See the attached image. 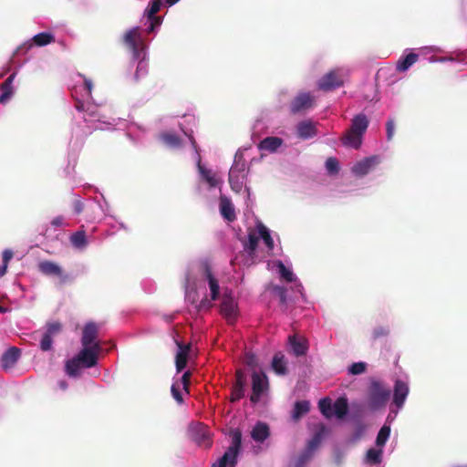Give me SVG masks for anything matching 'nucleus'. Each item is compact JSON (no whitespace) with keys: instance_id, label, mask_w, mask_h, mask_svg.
Returning <instances> with one entry per match:
<instances>
[{"instance_id":"1","label":"nucleus","mask_w":467,"mask_h":467,"mask_svg":"<svg viewBox=\"0 0 467 467\" xmlns=\"http://www.w3.org/2000/svg\"><path fill=\"white\" fill-rule=\"evenodd\" d=\"M368 127V119L365 114L355 116L351 121L350 128L342 137V143L345 146L358 149L362 143V137Z\"/></svg>"},{"instance_id":"2","label":"nucleus","mask_w":467,"mask_h":467,"mask_svg":"<svg viewBox=\"0 0 467 467\" xmlns=\"http://www.w3.org/2000/svg\"><path fill=\"white\" fill-rule=\"evenodd\" d=\"M232 443L227 448L223 455L213 463L212 467H226L227 465L234 466L236 463L237 455L241 448L242 432L239 430H234L231 433Z\"/></svg>"},{"instance_id":"3","label":"nucleus","mask_w":467,"mask_h":467,"mask_svg":"<svg viewBox=\"0 0 467 467\" xmlns=\"http://www.w3.org/2000/svg\"><path fill=\"white\" fill-rule=\"evenodd\" d=\"M390 396V391L379 381H372L368 390V406L372 410L385 407Z\"/></svg>"},{"instance_id":"4","label":"nucleus","mask_w":467,"mask_h":467,"mask_svg":"<svg viewBox=\"0 0 467 467\" xmlns=\"http://www.w3.org/2000/svg\"><path fill=\"white\" fill-rule=\"evenodd\" d=\"M251 379L252 394L250 396V401L253 404H257L269 389L268 378L264 371L254 370L251 374Z\"/></svg>"},{"instance_id":"5","label":"nucleus","mask_w":467,"mask_h":467,"mask_svg":"<svg viewBox=\"0 0 467 467\" xmlns=\"http://www.w3.org/2000/svg\"><path fill=\"white\" fill-rule=\"evenodd\" d=\"M37 269L44 275L57 277L60 285L70 281L69 275L55 262L48 260L41 261L37 265Z\"/></svg>"},{"instance_id":"6","label":"nucleus","mask_w":467,"mask_h":467,"mask_svg":"<svg viewBox=\"0 0 467 467\" xmlns=\"http://www.w3.org/2000/svg\"><path fill=\"white\" fill-rule=\"evenodd\" d=\"M102 348L100 344L93 346H83L82 349L76 356L81 362L83 368H93L98 364L99 355Z\"/></svg>"},{"instance_id":"7","label":"nucleus","mask_w":467,"mask_h":467,"mask_svg":"<svg viewBox=\"0 0 467 467\" xmlns=\"http://www.w3.org/2000/svg\"><path fill=\"white\" fill-rule=\"evenodd\" d=\"M45 327V332L41 334L39 348L46 352L52 348L54 337L61 333L63 326L60 322L54 321L47 323Z\"/></svg>"},{"instance_id":"8","label":"nucleus","mask_w":467,"mask_h":467,"mask_svg":"<svg viewBox=\"0 0 467 467\" xmlns=\"http://www.w3.org/2000/svg\"><path fill=\"white\" fill-rule=\"evenodd\" d=\"M315 105V98L308 92H301L294 98L290 103L292 114H298L312 109Z\"/></svg>"},{"instance_id":"9","label":"nucleus","mask_w":467,"mask_h":467,"mask_svg":"<svg viewBox=\"0 0 467 467\" xmlns=\"http://www.w3.org/2000/svg\"><path fill=\"white\" fill-rule=\"evenodd\" d=\"M343 76L338 70H331L323 76L318 81V88L323 91H331L343 86Z\"/></svg>"},{"instance_id":"10","label":"nucleus","mask_w":467,"mask_h":467,"mask_svg":"<svg viewBox=\"0 0 467 467\" xmlns=\"http://www.w3.org/2000/svg\"><path fill=\"white\" fill-rule=\"evenodd\" d=\"M220 312L229 324H234L236 320L237 304L230 294H223L220 305Z\"/></svg>"},{"instance_id":"11","label":"nucleus","mask_w":467,"mask_h":467,"mask_svg":"<svg viewBox=\"0 0 467 467\" xmlns=\"http://www.w3.org/2000/svg\"><path fill=\"white\" fill-rule=\"evenodd\" d=\"M140 40V27L138 26L128 30L123 36V42L132 52L134 59H139L140 57V50L139 48V43Z\"/></svg>"},{"instance_id":"12","label":"nucleus","mask_w":467,"mask_h":467,"mask_svg":"<svg viewBox=\"0 0 467 467\" xmlns=\"http://www.w3.org/2000/svg\"><path fill=\"white\" fill-rule=\"evenodd\" d=\"M246 385V377L242 369H237L235 372V382L232 387L230 401L237 402L244 397Z\"/></svg>"},{"instance_id":"13","label":"nucleus","mask_w":467,"mask_h":467,"mask_svg":"<svg viewBox=\"0 0 467 467\" xmlns=\"http://www.w3.org/2000/svg\"><path fill=\"white\" fill-rule=\"evenodd\" d=\"M192 440L199 445L204 448L212 446V438L209 429L202 424L198 425L192 430Z\"/></svg>"},{"instance_id":"14","label":"nucleus","mask_w":467,"mask_h":467,"mask_svg":"<svg viewBox=\"0 0 467 467\" xmlns=\"http://www.w3.org/2000/svg\"><path fill=\"white\" fill-rule=\"evenodd\" d=\"M410 389L406 382L398 379L394 385L393 404L400 409L408 397Z\"/></svg>"},{"instance_id":"15","label":"nucleus","mask_w":467,"mask_h":467,"mask_svg":"<svg viewBox=\"0 0 467 467\" xmlns=\"http://www.w3.org/2000/svg\"><path fill=\"white\" fill-rule=\"evenodd\" d=\"M99 335V327L94 322H89L86 324L83 328L81 344L82 346H93L95 344H100L97 341V337Z\"/></svg>"},{"instance_id":"16","label":"nucleus","mask_w":467,"mask_h":467,"mask_svg":"<svg viewBox=\"0 0 467 467\" xmlns=\"http://www.w3.org/2000/svg\"><path fill=\"white\" fill-rule=\"evenodd\" d=\"M177 345H178L179 350H178V352L176 354V358H175V366H176L177 372H181L184 369V368L187 365L188 356H189V352L191 349V345L190 344L184 345V344L179 343V342H177Z\"/></svg>"},{"instance_id":"17","label":"nucleus","mask_w":467,"mask_h":467,"mask_svg":"<svg viewBox=\"0 0 467 467\" xmlns=\"http://www.w3.org/2000/svg\"><path fill=\"white\" fill-rule=\"evenodd\" d=\"M20 349L16 347L8 348L1 358V365L4 368H10L15 366L20 358Z\"/></svg>"},{"instance_id":"18","label":"nucleus","mask_w":467,"mask_h":467,"mask_svg":"<svg viewBox=\"0 0 467 467\" xmlns=\"http://www.w3.org/2000/svg\"><path fill=\"white\" fill-rule=\"evenodd\" d=\"M220 213L228 222H234L236 220L234 207L231 200L225 196L220 197Z\"/></svg>"},{"instance_id":"19","label":"nucleus","mask_w":467,"mask_h":467,"mask_svg":"<svg viewBox=\"0 0 467 467\" xmlns=\"http://www.w3.org/2000/svg\"><path fill=\"white\" fill-rule=\"evenodd\" d=\"M378 163L377 157H369L366 158L358 163H356L353 168L352 171L358 175V176H363L369 172L371 168Z\"/></svg>"},{"instance_id":"20","label":"nucleus","mask_w":467,"mask_h":467,"mask_svg":"<svg viewBox=\"0 0 467 467\" xmlns=\"http://www.w3.org/2000/svg\"><path fill=\"white\" fill-rule=\"evenodd\" d=\"M297 136L300 139L306 140L317 135L315 124L310 120L301 121L296 126Z\"/></svg>"},{"instance_id":"21","label":"nucleus","mask_w":467,"mask_h":467,"mask_svg":"<svg viewBox=\"0 0 467 467\" xmlns=\"http://www.w3.org/2000/svg\"><path fill=\"white\" fill-rule=\"evenodd\" d=\"M204 274L208 281L209 288L211 290V299L217 300L220 293L219 282L213 276L211 267L208 265L204 266Z\"/></svg>"},{"instance_id":"22","label":"nucleus","mask_w":467,"mask_h":467,"mask_svg":"<svg viewBox=\"0 0 467 467\" xmlns=\"http://www.w3.org/2000/svg\"><path fill=\"white\" fill-rule=\"evenodd\" d=\"M289 343L292 348V351L295 356L300 357L306 354L308 349L307 342L306 339H297L296 335L289 336Z\"/></svg>"},{"instance_id":"23","label":"nucleus","mask_w":467,"mask_h":467,"mask_svg":"<svg viewBox=\"0 0 467 467\" xmlns=\"http://www.w3.org/2000/svg\"><path fill=\"white\" fill-rule=\"evenodd\" d=\"M269 427L266 423L257 422L252 430L251 437L257 442L265 441L269 436Z\"/></svg>"},{"instance_id":"24","label":"nucleus","mask_w":467,"mask_h":467,"mask_svg":"<svg viewBox=\"0 0 467 467\" xmlns=\"http://www.w3.org/2000/svg\"><path fill=\"white\" fill-rule=\"evenodd\" d=\"M310 410V403L308 400L296 401L292 410V419L294 421H298L304 415Z\"/></svg>"},{"instance_id":"25","label":"nucleus","mask_w":467,"mask_h":467,"mask_svg":"<svg viewBox=\"0 0 467 467\" xmlns=\"http://www.w3.org/2000/svg\"><path fill=\"white\" fill-rule=\"evenodd\" d=\"M273 370L280 376H284L287 373V367L285 356L282 353H276L272 360Z\"/></svg>"},{"instance_id":"26","label":"nucleus","mask_w":467,"mask_h":467,"mask_svg":"<svg viewBox=\"0 0 467 467\" xmlns=\"http://www.w3.org/2000/svg\"><path fill=\"white\" fill-rule=\"evenodd\" d=\"M198 170L202 178L209 184L210 187H216L219 183V180L212 170L206 169L201 163H198Z\"/></svg>"},{"instance_id":"27","label":"nucleus","mask_w":467,"mask_h":467,"mask_svg":"<svg viewBox=\"0 0 467 467\" xmlns=\"http://www.w3.org/2000/svg\"><path fill=\"white\" fill-rule=\"evenodd\" d=\"M333 410H334L335 415L338 419L344 418L348 411V403L347 398H345V397L338 398L334 402Z\"/></svg>"},{"instance_id":"28","label":"nucleus","mask_w":467,"mask_h":467,"mask_svg":"<svg viewBox=\"0 0 467 467\" xmlns=\"http://www.w3.org/2000/svg\"><path fill=\"white\" fill-rule=\"evenodd\" d=\"M419 59V55L413 52L409 53L403 58H400L397 64V70L406 71Z\"/></svg>"},{"instance_id":"29","label":"nucleus","mask_w":467,"mask_h":467,"mask_svg":"<svg viewBox=\"0 0 467 467\" xmlns=\"http://www.w3.org/2000/svg\"><path fill=\"white\" fill-rule=\"evenodd\" d=\"M281 144L282 140L280 138L267 137L260 142L259 147L265 150L275 151L281 146Z\"/></svg>"},{"instance_id":"30","label":"nucleus","mask_w":467,"mask_h":467,"mask_svg":"<svg viewBox=\"0 0 467 467\" xmlns=\"http://www.w3.org/2000/svg\"><path fill=\"white\" fill-rule=\"evenodd\" d=\"M161 5V0H150L148 7L145 9L144 15L150 19L158 21L160 18L155 15L160 11Z\"/></svg>"},{"instance_id":"31","label":"nucleus","mask_w":467,"mask_h":467,"mask_svg":"<svg viewBox=\"0 0 467 467\" xmlns=\"http://www.w3.org/2000/svg\"><path fill=\"white\" fill-rule=\"evenodd\" d=\"M32 40L36 46L44 47L55 42V36L50 33L42 32L34 36Z\"/></svg>"},{"instance_id":"32","label":"nucleus","mask_w":467,"mask_h":467,"mask_svg":"<svg viewBox=\"0 0 467 467\" xmlns=\"http://www.w3.org/2000/svg\"><path fill=\"white\" fill-rule=\"evenodd\" d=\"M80 367H82L81 362L78 360L77 357H74L66 362V372L69 377H78Z\"/></svg>"},{"instance_id":"33","label":"nucleus","mask_w":467,"mask_h":467,"mask_svg":"<svg viewBox=\"0 0 467 467\" xmlns=\"http://www.w3.org/2000/svg\"><path fill=\"white\" fill-rule=\"evenodd\" d=\"M257 229H258L259 237H261L263 239V241L265 242L267 248L269 250H272L274 248L275 244H274V240L271 237L269 230L263 223H259L257 225Z\"/></svg>"},{"instance_id":"34","label":"nucleus","mask_w":467,"mask_h":467,"mask_svg":"<svg viewBox=\"0 0 467 467\" xmlns=\"http://www.w3.org/2000/svg\"><path fill=\"white\" fill-rule=\"evenodd\" d=\"M164 143L171 148H181L182 146V139L174 133H164L161 135Z\"/></svg>"},{"instance_id":"35","label":"nucleus","mask_w":467,"mask_h":467,"mask_svg":"<svg viewBox=\"0 0 467 467\" xmlns=\"http://www.w3.org/2000/svg\"><path fill=\"white\" fill-rule=\"evenodd\" d=\"M382 451L374 448L369 449L366 454V462L370 464H379L381 462Z\"/></svg>"},{"instance_id":"36","label":"nucleus","mask_w":467,"mask_h":467,"mask_svg":"<svg viewBox=\"0 0 467 467\" xmlns=\"http://www.w3.org/2000/svg\"><path fill=\"white\" fill-rule=\"evenodd\" d=\"M71 244L77 247L81 248L87 244L86 234L84 231H78L70 237Z\"/></svg>"},{"instance_id":"37","label":"nucleus","mask_w":467,"mask_h":467,"mask_svg":"<svg viewBox=\"0 0 467 467\" xmlns=\"http://www.w3.org/2000/svg\"><path fill=\"white\" fill-rule=\"evenodd\" d=\"M321 413L327 419L332 417V404L329 398L321 399L318 402Z\"/></svg>"},{"instance_id":"38","label":"nucleus","mask_w":467,"mask_h":467,"mask_svg":"<svg viewBox=\"0 0 467 467\" xmlns=\"http://www.w3.org/2000/svg\"><path fill=\"white\" fill-rule=\"evenodd\" d=\"M390 427L384 425L379 431L376 438V444L378 446H384L389 437Z\"/></svg>"},{"instance_id":"39","label":"nucleus","mask_w":467,"mask_h":467,"mask_svg":"<svg viewBox=\"0 0 467 467\" xmlns=\"http://www.w3.org/2000/svg\"><path fill=\"white\" fill-rule=\"evenodd\" d=\"M277 267L279 270V274L282 278H284L286 282L291 283L294 281L295 276L291 270L285 267V265L281 262L278 261Z\"/></svg>"},{"instance_id":"40","label":"nucleus","mask_w":467,"mask_h":467,"mask_svg":"<svg viewBox=\"0 0 467 467\" xmlns=\"http://www.w3.org/2000/svg\"><path fill=\"white\" fill-rule=\"evenodd\" d=\"M259 242V236H257L254 233H250L248 234V241L244 244L245 249L249 250L250 254H254L257 248Z\"/></svg>"},{"instance_id":"41","label":"nucleus","mask_w":467,"mask_h":467,"mask_svg":"<svg viewBox=\"0 0 467 467\" xmlns=\"http://www.w3.org/2000/svg\"><path fill=\"white\" fill-rule=\"evenodd\" d=\"M327 432H328V430L326 427V425L323 423H318L316 427V431H315V433H314L312 439L321 442L323 441V439L326 437V435L327 434Z\"/></svg>"},{"instance_id":"42","label":"nucleus","mask_w":467,"mask_h":467,"mask_svg":"<svg viewBox=\"0 0 467 467\" xmlns=\"http://www.w3.org/2000/svg\"><path fill=\"white\" fill-rule=\"evenodd\" d=\"M244 363L254 370H257L258 361L253 353L247 352L244 358Z\"/></svg>"},{"instance_id":"43","label":"nucleus","mask_w":467,"mask_h":467,"mask_svg":"<svg viewBox=\"0 0 467 467\" xmlns=\"http://www.w3.org/2000/svg\"><path fill=\"white\" fill-rule=\"evenodd\" d=\"M367 364L365 362L353 363L348 368V373L351 375H360L366 371Z\"/></svg>"},{"instance_id":"44","label":"nucleus","mask_w":467,"mask_h":467,"mask_svg":"<svg viewBox=\"0 0 467 467\" xmlns=\"http://www.w3.org/2000/svg\"><path fill=\"white\" fill-rule=\"evenodd\" d=\"M326 168L330 174H336L339 171L338 161L336 158L330 157L326 161Z\"/></svg>"},{"instance_id":"45","label":"nucleus","mask_w":467,"mask_h":467,"mask_svg":"<svg viewBox=\"0 0 467 467\" xmlns=\"http://www.w3.org/2000/svg\"><path fill=\"white\" fill-rule=\"evenodd\" d=\"M16 78V74H11L2 84H1V90L2 92H7L11 95H13V81Z\"/></svg>"},{"instance_id":"46","label":"nucleus","mask_w":467,"mask_h":467,"mask_svg":"<svg viewBox=\"0 0 467 467\" xmlns=\"http://www.w3.org/2000/svg\"><path fill=\"white\" fill-rule=\"evenodd\" d=\"M312 456L313 455L309 451L305 450V451L302 452L297 458L295 467H304L306 463L310 461Z\"/></svg>"},{"instance_id":"47","label":"nucleus","mask_w":467,"mask_h":467,"mask_svg":"<svg viewBox=\"0 0 467 467\" xmlns=\"http://www.w3.org/2000/svg\"><path fill=\"white\" fill-rule=\"evenodd\" d=\"M389 329L387 327H378L373 330V339H378L389 336Z\"/></svg>"},{"instance_id":"48","label":"nucleus","mask_w":467,"mask_h":467,"mask_svg":"<svg viewBox=\"0 0 467 467\" xmlns=\"http://www.w3.org/2000/svg\"><path fill=\"white\" fill-rule=\"evenodd\" d=\"M171 392L173 399L179 403L182 404L183 402L182 395L180 390V387L177 384H172L171 388Z\"/></svg>"},{"instance_id":"49","label":"nucleus","mask_w":467,"mask_h":467,"mask_svg":"<svg viewBox=\"0 0 467 467\" xmlns=\"http://www.w3.org/2000/svg\"><path fill=\"white\" fill-rule=\"evenodd\" d=\"M191 377H192V373L190 371H186L183 373L182 377V384L183 386V389L189 393V387H190V384H191Z\"/></svg>"},{"instance_id":"50","label":"nucleus","mask_w":467,"mask_h":467,"mask_svg":"<svg viewBox=\"0 0 467 467\" xmlns=\"http://www.w3.org/2000/svg\"><path fill=\"white\" fill-rule=\"evenodd\" d=\"M275 291L277 293L280 303L285 305L286 303V289L282 286L275 287Z\"/></svg>"},{"instance_id":"51","label":"nucleus","mask_w":467,"mask_h":467,"mask_svg":"<svg viewBox=\"0 0 467 467\" xmlns=\"http://www.w3.org/2000/svg\"><path fill=\"white\" fill-rule=\"evenodd\" d=\"M146 73H147L146 63H144L142 61L139 62L136 72H135V78L138 80L140 78V75H143Z\"/></svg>"},{"instance_id":"52","label":"nucleus","mask_w":467,"mask_h":467,"mask_svg":"<svg viewBox=\"0 0 467 467\" xmlns=\"http://www.w3.org/2000/svg\"><path fill=\"white\" fill-rule=\"evenodd\" d=\"M320 443H321L320 441H316L311 438V440L307 442L306 451H309L313 455L314 451L318 448Z\"/></svg>"},{"instance_id":"53","label":"nucleus","mask_w":467,"mask_h":467,"mask_svg":"<svg viewBox=\"0 0 467 467\" xmlns=\"http://www.w3.org/2000/svg\"><path fill=\"white\" fill-rule=\"evenodd\" d=\"M386 128H387V139L389 140H390L394 135V130H395L394 121L391 119L388 120V122L386 124Z\"/></svg>"},{"instance_id":"54","label":"nucleus","mask_w":467,"mask_h":467,"mask_svg":"<svg viewBox=\"0 0 467 467\" xmlns=\"http://www.w3.org/2000/svg\"><path fill=\"white\" fill-rule=\"evenodd\" d=\"M212 299H208V298H203L202 299V301L200 302L199 306H198V309L199 310H209L211 307H213V303H212Z\"/></svg>"},{"instance_id":"55","label":"nucleus","mask_w":467,"mask_h":467,"mask_svg":"<svg viewBox=\"0 0 467 467\" xmlns=\"http://www.w3.org/2000/svg\"><path fill=\"white\" fill-rule=\"evenodd\" d=\"M13 252L9 249H5L4 252H3V264L8 265L10 260L13 258Z\"/></svg>"},{"instance_id":"56","label":"nucleus","mask_w":467,"mask_h":467,"mask_svg":"<svg viewBox=\"0 0 467 467\" xmlns=\"http://www.w3.org/2000/svg\"><path fill=\"white\" fill-rule=\"evenodd\" d=\"M74 212L77 214H80L84 210V204L80 200H76L73 204Z\"/></svg>"},{"instance_id":"57","label":"nucleus","mask_w":467,"mask_h":467,"mask_svg":"<svg viewBox=\"0 0 467 467\" xmlns=\"http://www.w3.org/2000/svg\"><path fill=\"white\" fill-rule=\"evenodd\" d=\"M90 107V105H87L80 100H77L75 103V108L78 111H87Z\"/></svg>"},{"instance_id":"58","label":"nucleus","mask_w":467,"mask_h":467,"mask_svg":"<svg viewBox=\"0 0 467 467\" xmlns=\"http://www.w3.org/2000/svg\"><path fill=\"white\" fill-rule=\"evenodd\" d=\"M63 223V217L62 216H57V217H55L52 222H51V224L53 226H56V227H59L61 226Z\"/></svg>"},{"instance_id":"59","label":"nucleus","mask_w":467,"mask_h":467,"mask_svg":"<svg viewBox=\"0 0 467 467\" xmlns=\"http://www.w3.org/2000/svg\"><path fill=\"white\" fill-rule=\"evenodd\" d=\"M11 94L7 92H2L0 96V103L5 104L7 102V100L11 98Z\"/></svg>"},{"instance_id":"60","label":"nucleus","mask_w":467,"mask_h":467,"mask_svg":"<svg viewBox=\"0 0 467 467\" xmlns=\"http://www.w3.org/2000/svg\"><path fill=\"white\" fill-rule=\"evenodd\" d=\"M84 86H85V88H86L87 92L88 94H90L91 90H92V82H91V80L86 78L85 81H84Z\"/></svg>"},{"instance_id":"61","label":"nucleus","mask_w":467,"mask_h":467,"mask_svg":"<svg viewBox=\"0 0 467 467\" xmlns=\"http://www.w3.org/2000/svg\"><path fill=\"white\" fill-rule=\"evenodd\" d=\"M160 24V19L158 21L150 20V26L148 29L149 32H151L154 30L155 26Z\"/></svg>"},{"instance_id":"62","label":"nucleus","mask_w":467,"mask_h":467,"mask_svg":"<svg viewBox=\"0 0 467 467\" xmlns=\"http://www.w3.org/2000/svg\"><path fill=\"white\" fill-rule=\"evenodd\" d=\"M6 271H7V265L3 264L0 266V277L4 276L6 274Z\"/></svg>"},{"instance_id":"63","label":"nucleus","mask_w":467,"mask_h":467,"mask_svg":"<svg viewBox=\"0 0 467 467\" xmlns=\"http://www.w3.org/2000/svg\"><path fill=\"white\" fill-rule=\"evenodd\" d=\"M229 182H230L232 188L234 189V171H231L230 173H229Z\"/></svg>"},{"instance_id":"64","label":"nucleus","mask_w":467,"mask_h":467,"mask_svg":"<svg viewBox=\"0 0 467 467\" xmlns=\"http://www.w3.org/2000/svg\"><path fill=\"white\" fill-rule=\"evenodd\" d=\"M58 386L62 390H66L67 389V383L66 380H59Z\"/></svg>"}]
</instances>
